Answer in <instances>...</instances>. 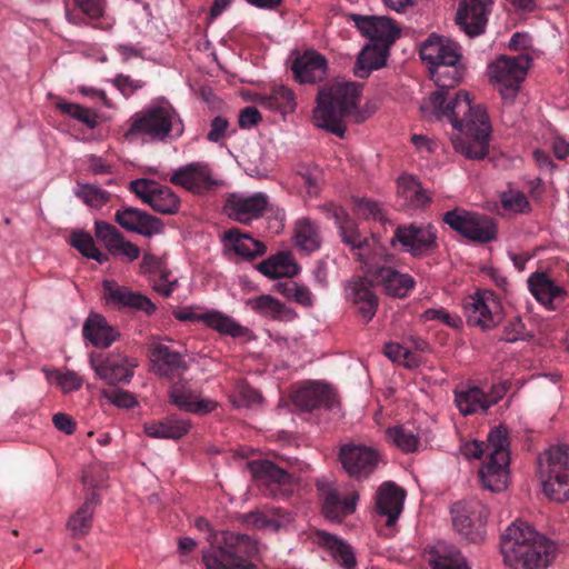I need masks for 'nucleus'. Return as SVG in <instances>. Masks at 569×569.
Returning <instances> with one entry per match:
<instances>
[{
  "label": "nucleus",
  "mask_w": 569,
  "mask_h": 569,
  "mask_svg": "<svg viewBox=\"0 0 569 569\" xmlns=\"http://www.w3.org/2000/svg\"><path fill=\"white\" fill-rule=\"evenodd\" d=\"M431 108L445 114L455 130L463 136L452 134L451 143L455 151L469 160H483L489 153V140L491 134V124L487 109L482 104H472L463 94L446 112L439 109L441 104L440 96L431 101Z\"/></svg>",
  "instance_id": "nucleus-1"
},
{
  "label": "nucleus",
  "mask_w": 569,
  "mask_h": 569,
  "mask_svg": "<svg viewBox=\"0 0 569 569\" xmlns=\"http://www.w3.org/2000/svg\"><path fill=\"white\" fill-rule=\"evenodd\" d=\"M362 86L356 82H335L322 86L316 97L312 120L316 127L343 138L350 119L363 122L372 113L368 106L360 109L358 103Z\"/></svg>",
  "instance_id": "nucleus-2"
},
{
  "label": "nucleus",
  "mask_w": 569,
  "mask_h": 569,
  "mask_svg": "<svg viewBox=\"0 0 569 569\" xmlns=\"http://www.w3.org/2000/svg\"><path fill=\"white\" fill-rule=\"evenodd\" d=\"M500 549L505 563L512 569H546L558 551L553 541L521 520L506 528Z\"/></svg>",
  "instance_id": "nucleus-3"
},
{
  "label": "nucleus",
  "mask_w": 569,
  "mask_h": 569,
  "mask_svg": "<svg viewBox=\"0 0 569 569\" xmlns=\"http://www.w3.org/2000/svg\"><path fill=\"white\" fill-rule=\"evenodd\" d=\"M209 548L202 550L206 569H253L252 559L259 553V543L247 533L220 530L207 537Z\"/></svg>",
  "instance_id": "nucleus-4"
},
{
  "label": "nucleus",
  "mask_w": 569,
  "mask_h": 569,
  "mask_svg": "<svg viewBox=\"0 0 569 569\" xmlns=\"http://www.w3.org/2000/svg\"><path fill=\"white\" fill-rule=\"evenodd\" d=\"M509 438L508 430L502 426L495 427L487 438V456L478 477L483 489L501 492L509 483Z\"/></svg>",
  "instance_id": "nucleus-5"
},
{
  "label": "nucleus",
  "mask_w": 569,
  "mask_h": 569,
  "mask_svg": "<svg viewBox=\"0 0 569 569\" xmlns=\"http://www.w3.org/2000/svg\"><path fill=\"white\" fill-rule=\"evenodd\" d=\"M542 490L557 502L569 499V446L549 447L538 460Z\"/></svg>",
  "instance_id": "nucleus-6"
},
{
  "label": "nucleus",
  "mask_w": 569,
  "mask_h": 569,
  "mask_svg": "<svg viewBox=\"0 0 569 569\" xmlns=\"http://www.w3.org/2000/svg\"><path fill=\"white\" fill-rule=\"evenodd\" d=\"M429 74L438 87V90L426 98L420 106V111L425 118H435L438 120L445 119V114H440V111L438 112V110H433L430 107L432 104L431 101H433V98L437 96H440L441 104L439 106V109L443 112L451 107L452 102H456L463 94L467 96L468 100H471L469 92L463 90L457 92L453 98L449 97L448 90L455 88L462 81L465 67L461 61L440 63V66L431 68L429 70Z\"/></svg>",
  "instance_id": "nucleus-7"
},
{
  "label": "nucleus",
  "mask_w": 569,
  "mask_h": 569,
  "mask_svg": "<svg viewBox=\"0 0 569 569\" xmlns=\"http://www.w3.org/2000/svg\"><path fill=\"white\" fill-rule=\"evenodd\" d=\"M530 63L531 57L520 53L515 57L500 56L489 66L490 78L506 103L511 104L515 101Z\"/></svg>",
  "instance_id": "nucleus-8"
},
{
  "label": "nucleus",
  "mask_w": 569,
  "mask_h": 569,
  "mask_svg": "<svg viewBox=\"0 0 569 569\" xmlns=\"http://www.w3.org/2000/svg\"><path fill=\"white\" fill-rule=\"evenodd\" d=\"M442 221L472 242L488 243L497 238V224L487 214L455 208L443 213Z\"/></svg>",
  "instance_id": "nucleus-9"
},
{
  "label": "nucleus",
  "mask_w": 569,
  "mask_h": 569,
  "mask_svg": "<svg viewBox=\"0 0 569 569\" xmlns=\"http://www.w3.org/2000/svg\"><path fill=\"white\" fill-rule=\"evenodd\" d=\"M176 117L177 112L170 104L151 106L134 114L124 137L146 136L151 141H164L173 129Z\"/></svg>",
  "instance_id": "nucleus-10"
},
{
  "label": "nucleus",
  "mask_w": 569,
  "mask_h": 569,
  "mask_svg": "<svg viewBox=\"0 0 569 569\" xmlns=\"http://www.w3.org/2000/svg\"><path fill=\"white\" fill-rule=\"evenodd\" d=\"M456 531L468 542L480 543L486 539L488 508L479 500H461L450 507Z\"/></svg>",
  "instance_id": "nucleus-11"
},
{
  "label": "nucleus",
  "mask_w": 569,
  "mask_h": 569,
  "mask_svg": "<svg viewBox=\"0 0 569 569\" xmlns=\"http://www.w3.org/2000/svg\"><path fill=\"white\" fill-rule=\"evenodd\" d=\"M437 229L433 224H401L393 232L391 244L399 242L415 258H422L438 248Z\"/></svg>",
  "instance_id": "nucleus-12"
},
{
  "label": "nucleus",
  "mask_w": 569,
  "mask_h": 569,
  "mask_svg": "<svg viewBox=\"0 0 569 569\" xmlns=\"http://www.w3.org/2000/svg\"><path fill=\"white\" fill-rule=\"evenodd\" d=\"M379 452L363 445L346 443L338 452V460L349 477L357 480L368 478L378 467Z\"/></svg>",
  "instance_id": "nucleus-13"
},
{
  "label": "nucleus",
  "mask_w": 569,
  "mask_h": 569,
  "mask_svg": "<svg viewBox=\"0 0 569 569\" xmlns=\"http://www.w3.org/2000/svg\"><path fill=\"white\" fill-rule=\"evenodd\" d=\"M358 260L365 263L367 272L381 283L385 292L390 297L405 298L416 284L410 274L401 273L390 267L377 266L365 253H358Z\"/></svg>",
  "instance_id": "nucleus-14"
},
{
  "label": "nucleus",
  "mask_w": 569,
  "mask_h": 569,
  "mask_svg": "<svg viewBox=\"0 0 569 569\" xmlns=\"http://www.w3.org/2000/svg\"><path fill=\"white\" fill-rule=\"evenodd\" d=\"M493 0H460L456 12L457 26L469 37L482 34Z\"/></svg>",
  "instance_id": "nucleus-15"
},
{
  "label": "nucleus",
  "mask_w": 569,
  "mask_h": 569,
  "mask_svg": "<svg viewBox=\"0 0 569 569\" xmlns=\"http://www.w3.org/2000/svg\"><path fill=\"white\" fill-rule=\"evenodd\" d=\"M463 308L467 322L470 326L481 327L487 330L496 327L500 320L498 315L499 306L492 298L491 291H478L469 296Z\"/></svg>",
  "instance_id": "nucleus-16"
},
{
  "label": "nucleus",
  "mask_w": 569,
  "mask_h": 569,
  "mask_svg": "<svg viewBox=\"0 0 569 569\" xmlns=\"http://www.w3.org/2000/svg\"><path fill=\"white\" fill-rule=\"evenodd\" d=\"M419 54L427 63L428 70L440 63L459 62L462 58L459 43L435 32L420 44Z\"/></svg>",
  "instance_id": "nucleus-17"
},
{
  "label": "nucleus",
  "mask_w": 569,
  "mask_h": 569,
  "mask_svg": "<svg viewBox=\"0 0 569 569\" xmlns=\"http://www.w3.org/2000/svg\"><path fill=\"white\" fill-rule=\"evenodd\" d=\"M359 31L370 39V43L391 44L400 37V29L388 17L350 14Z\"/></svg>",
  "instance_id": "nucleus-18"
},
{
  "label": "nucleus",
  "mask_w": 569,
  "mask_h": 569,
  "mask_svg": "<svg viewBox=\"0 0 569 569\" xmlns=\"http://www.w3.org/2000/svg\"><path fill=\"white\" fill-rule=\"evenodd\" d=\"M114 221L124 230L147 238L162 233L164 228L161 219L134 207L117 210Z\"/></svg>",
  "instance_id": "nucleus-19"
},
{
  "label": "nucleus",
  "mask_w": 569,
  "mask_h": 569,
  "mask_svg": "<svg viewBox=\"0 0 569 569\" xmlns=\"http://www.w3.org/2000/svg\"><path fill=\"white\" fill-rule=\"evenodd\" d=\"M268 204V197L261 192L248 197L232 193L227 199L224 209L231 219L240 223H249L260 218L267 210Z\"/></svg>",
  "instance_id": "nucleus-20"
},
{
  "label": "nucleus",
  "mask_w": 569,
  "mask_h": 569,
  "mask_svg": "<svg viewBox=\"0 0 569 569\" xmlns=\"http://www.w3.org/2000/svg\"><path fill=\"white\" fill-rule=\"evenodd\" d=\"M169 181L193 193H202L217 183L207 164L192 162L173 171Z\"/></svg>",
  "instance_id": "nucleus-21"
},
{
  "label": "nucleus",
  "mask_w": 569,
  "mask_h": 569,
  "mask_svg": "<svg viewBox=\"0 0 569 569\" xmlns=\"http://www.w3.org/2000/svg\"><path fill=\"white\" fill-rule=\"evenodd\" d=\"M347 297L352 303L359 305L358 312L365 320L369 322L375 317L379 298L373 291V282L367 277H353L347 283Z\"/></svg>",
  "instance_id": "nucleus-22"
},
{
  "label": "nucleus",
  "mask_w": 569,
  "mask_h": 569,
  "mask_svg": "<svg viewBox=\"0 0 569 569\" xmlns=\"http://www.w3.org/2000/svg\"><path fill=\"white\" fill-rule=\"evenodd\" d=\"M102 287L106 291V299L120 308H129L141 311L147 316L156 312V305L144 295L132 291L128 287L118 286L112 280H103Z\"/></svg>",
  "instance_id": "nucleus-23"
},
{
  "label": "nucleus",
  "mask_w": 569,
  "mask_h": 569,
  "mask_svg": "<svg viewBox=\"0 0 569 569\" xmlns=\"http://www.w3.org/2000/svg\"><path fill=\"white\" fill-rule=\"evenodd\" d=\"M327 59L317 51L309 50L298 56L291 66L295 79L300 83L315 84L327 76Z\"/></svg>",
  "instance_id": "nucleus-24"
},
{
  "label": "nucleus",
  "mask_w": 569,
  "mask_h": 569,
  "mask_svg": "<svg viewBox=\"0 0 569 569\" xmlns=\"http://www.w3.org/2000/svg\"><path fill=\"white\" fill-rule=\"evenodd\" d=\"M291 400L300 410L312 411L321 407L331 408L336 401V395L328 385L313 382L296 390Z\"/></svg>",
  "instance_id": "nucleus-25"
},
{
  "label": "nucleus",
  "mask_w": 569,
  "mask_h": 569,
  "mask_svg": "<svg viewBox=\"0 0 569 569\" xmlns=\"http://www.w3.org/2000/svg\"><path fill=\"white\" fill-rule=\"evenodd\" d=\"M322 499V512L330 520H342L346 516L356 511L358 492H352L345 499H341L338 490L331 485H322L318 487Z\"/></svg>",
  "instance_id": "nucleus-26"
},
{
  "label": "nucleus",
  "mask_w": 569,
  "mask_h": 569,
  "mask_svg": "<svg viewBox=\"0 0 569 569\" xmlns=\"http://www.w3.org/2000/svg\"><path fill=\"white\" fill-rule=\"evenodd\" d=\"M99 505L100 496L96 491L86 495L82 505L67 520L66 528L71 538L81 539L89 535L93 525V516Z\"/></svg>",
  "instance_id": "nucleus-27"
},
{
  "label": "nucleus",
  "mask_w": 569,
  "mask_h": 569,
  "mask_svg": "<svg viewBox=\"0 0 569 569\" xmlns=\"http://www.w3.org/2000/svg\"><path fill=\"white\" fill-rule=\"evenodd\" d=\"M528 286L535 298L550 310L559 309L567 298L565 288L557 286L543 272L533 273Z\"/></svg>",
  "instance_id": "nucleus-28"
},
{
  "label": "nucleus",
  "mask_w": 569,
  "mask_h": 569,
  "mask_svg": "<svg viewBox=\"0 0 569 569\" xmlns=\"http://www.w3.org/2000/svg\"><path fill=\"white\" fill-rule=\"evenodd\" d=\"M406 491L393 482L383 483L377 492V510L387 517L386 525L393 526L403 508Z\"/></svg>",
  "instance_id": "nucleus-29"
},
{
  "label": "nucleus",
  "mask_w": 569,
  "mask_h": 569,
  "mask_svg": "<svg viewBox=\"0 0 569 569\" xmlns=\"http://www.w3.org/2000/svg\"><path fill=\"white\" fill-rule=\"evenodd\" d=\"M222 241L228 250L246 260H252L266 253L267 247L263 242L253 239L249 233L241 232L237 228L227 230Z\"/></svg>",
  "instance_id": "nucleus-30"
},
{
  "label": "nucleus",
  "mask_w": 569,
  "mask_h": 569,
  "mask_svg": "<svg viewBox=\"0 0 569 569\" xmlns=\"http://www.w3.org/2000/svg\"><path fill=\"white\" fill-rule=\"evenodd\" d=\"M248 469L260 486L272 488L292 482V476L270 460L250 461L248 462Z\"/></svg>",
  "instance_id": "nucleus-31"
},
{
  "label": "nucleus",
  "mask_w": 569,
  "mask_h": 569,
  "mask_svg": "<svg viewBox=\"0 0 569 569\" xmlns=\"http://www.w3.org/2000/svg\"><path fill=\"white\" fill-rule=\"evenodd\" d=\"M333 220L338 224L342 242L351 248V250H359V253H365L368 259H371L366 250L370 247V240L362 236L358 229L357 223L349 217L345 209H335Z\"/></svg>",
  "instance_id": "nucleus-32"
},
{
  "label": "nucleus",
  "mask_w": 569,
  "mask_h": 569,
  "mask_svg": "<svg viewBox=\"0 0 569 569\" xmlns=\"http://www.w3.org/2000/svg\"><path fill=\"white\" fill-rule=\"evenodd\" d=\"M257 269L270 279L293 278L300 272V267L291 252L281 251L257 264Z\"/></svg>",
  "instance_id": "nucleus-33"
},
{
  "label": "nucleus",
  "mask_w": 569,
  "mask_h": 569,
  "mask_svg": "<svg viewBox=\"0 0 569 569\" xmlns=\"http://www.w3.org/2000/svg\"><path fill=\"white\" fill-rule=\"evenodd\" d=\"M82 335L97 348H108L119 337L116 329L108 325L106 318L98 313H91L88 317L82 328Z\"/></svg>",
  "instance_id": "nucleus-34"
},
{
  "label": "nucleus",
  "mask_w": 569,
  "mask_h": 569,
  "mask_svg": "<svg viewBox=\"0 0 569 569\" xmlns=\"http://www.w3.org/2000/svg\"><path fill=\"white\" fill-rule=\"evenodd\" d=\"M389 49L390 47L387 44L368 43L357 58L355 76L366 79L372 70L382 68L386 64Z\"/></svg>",
  "instance_id": "nucleus-35"
},
{
  "label": "nucleus",
  "mask_w": 569,
  "mask_h": 569,
  "mask_svg": "<svg viewBox=\"0 0 569 569\" xmlns=\"http://www.w3.org/2000/svg\"><path fill=\"white\" fill-rule=\"evenodd\" d=\"M151 360L157 373L163 377H169L176 371H183L188 367L179 352L162 343L152 346Z\"/></svg>",
  "instance_id": "nucleus-36"
},
{
  "label": "nucleus",
  "mask_w": 569,
  "mask_h": 569,
  "mask_svg": "<svg viewBox=\"0 0 569 569\" xmlns=\"http://www.w3.org/2000/svg\"><path fill=\"white\" fill-rule=\"evenodd\" d=\"M191 428L189 420L168 417L159 421L146 422L143 430L147 436L158 439L178 440L186 436Z\"/></svg>",
  "instance_id": "nucleus-37"
},
{
  "label": "nucleus",
  "mask_w": 569,
  "mask_h": 569,
  "mask_svg": "<svg viewBox=\"0 0 569 569\" xmlns=\"http://www.w3.org/2000/svg\"><path fill=\"white\" fill-rule=\"evenodd\" d=\"M319 543L328 549L336 562L345 569H355L357 566L356 556L350 545L335 535L322 530L316 532Z\"/></svg>",
  "instance_id": "nucleus-38"
},
{
  "label": "nucleus",
  "mask_w": 569,
  "mask_h": 569,
  "mask_svg": "<svg viewBox=\"0 0 569 569\" xmlns=\"http://www.w3.org/2000/svg\"><path fill=\"white\" fill-rule=\"evenodd\" d=\"M246 303L254 312L272 320H289L297 316L292 309L270 295L250 298Z\"/></svg>",
  "instance_id": "nucleus-39"
},
{
  "label": "nucleus",
  "mask_w": 569,
  "mask_h": 569,
  "mask_svg": "<svg viewBox=\"0 0 569 569\" xmlns=\"http://www.w3.org/2000/svg\"><path fill=\"white\" fill-rule=\"evenodd\" d=\"M398 194L405 199V203L411 208H423L431 202L428 190L412 176H402L398 182Z\"/></svg>",
  "instance_id": "nucleus-40"
},
{
  "label": "nucleus",
  "mask_w": 569,
  "mask_h": 569,
  "mask_svg": "<svg viewBox=\"0 0 569 569\" xmlns=\"http://www.w3.org/2000/svg\"><path fill=\"white\" fill-rule=\"evenodd\" d=\"M256 102L280 113L292 112L296 109L295 93L284 86L273 87L269 94H259Z\"/></svg>",
  "instance_id": "nucleus-41"
},
{
  "label": "nucleus",
  "mask_w": 569,
  "mask_h": 569,
  "mask_svg": "<svg viewBox=\"0 0 569 569\" xmlns=\"http://www.w3.org/2000/svg\"><path fill=\"white\" fill-rule=\"evenodd\" d=\"M295 242L306 252L318 250L322 242L319 226L309 218L299 219L295 226Z\"/></svg>",
  "instance_id": "nucleus-42"
},
{
  "label": "nucleus",
  "mask_w": 569,
  "mask_h": 569,
  "mask_svg": "<svg viewBox=\"0 0 569 569\" xmlns=\"http://www.w3.org/2000/svg\"><path fill=\"white\" fill-rule=\"evenodd\" d=\"M201 321L209 328L218 331L221 335H227L233 338L242 337L248 332L246 327H242L231 317L223 315L220 311H211L202 313Z\"/></svg>",
  "instance_id": "nucleus-43"
},
{
  "label": "nucleus",
  "mask_w": 569,
  "mask_h": 569,
  "mask_svg": "<svg viewBox=\"0 0 569 569\" xmlns=\"http://www.w3.org/2000/svg\"><path fill=\"white\" fill-rule=\"evenodd\" d=\"M455 393L457 407L465 416L478 411L486 412L489 409L488 402L486 401V392L478 387H471L467 390H457Z\"/></svg>",
  "instance_id": "nucleus-44"
},
{
  "label": "nucleus",
  "mask_w": 569,
  "mask_h": 569,
  "mask_svg": "<svg viewBox=\"0 0 569 569\" xmlns=\"http://www.w3.org/2000/svg\"><path fill=\"white\" fill-rule=\"evenodd\" d=\"M90 363L97 375L107 381V383L113 386L119 382H129L131 377L133 376L132 370L122 363H116L108 360L101 361L97 363L92 358L90 359Z\"/></svg>",
  "instance_id": "nucleus-45"
},
{
  "label": "nucleus",
  "mask_w": 569,
  "mask_h": 569,
  "mask_svg": "<svg viewBox=\"0 0 569 569\" xmlns=\"http://www.w3.org/2000/svg\"><path fill=\"white\" fill-rule=\"evenodd\" d=\"M180 198L167 186H160L151 198L150 207L161 214H176L180 209Z\"/></svg>",
  "instance_id": "nucleus-46"
},
{
  "label": "nucleus",
  "mask_w": 569,
  "mask_h": 569,
  "mask_svg": "<svg viewBox=\"0 0 569 569\" xmlns=\"http://www.w3.org/2000/svg\"><path fill=\"white\" fill-rule=\"evenodd\" d=\"M386 436L389 441L405 453L415 452L420 445L419 436L403 426L388 428Z\"/></svg>",
  "instance_id": "nucleus-47"
},
{
  "label": "nucleus",
  "mask_w": 569,
  "mask_h": 569,
  "mask_svg": "<svg viewBox=\"0 0 569 569\" xmlns=\"http://www.w3.org/2000/svg\"><path fill=\"white\" fill-rule=\"evenodd\" d=\"M276 290L284 298L292 300L303 307H311L313 299L309 288L296 281H280L276 283Z\"/></svg>",
  "instance_id": "nucleus-48"
},
{
  "label": "nucleus",
  "mask_w": 569,
  "mask_h": 569,
  "mask_svg": "<svg viewBox=\"0 0 569 569\" xmlns=\"http://www.w3.org/2000/svg\"><path fill=\"white\" fill-rule=\"evenodd\" d=\"M71 246L74 247L83 257L93 259L99 263H104L109 260V256L97 248L93 238L88 232H73Z\"/></svg>",
  "instance_id": "nucleus-49"
},
{
  "label": "nucleus",
  "mask_w": 569,
  "mask_h": 569,
  "mask_svg": "<svg viewBox=\"0 0 569 569\" xmlns=\"http://www.w3.org/2000/svg\"><path fill=\"white\" fill-rule=\"evenodd\" d=\"M78 186L79 189L76 190V196L93 209H101L111 199V194L108 191L96 184L78 182Z\"/></svg>",
  "instance_id": "nucleus-50"
},
{
  "label": "nucleus",
  "mask_w": 569,
  "mask_h": 569,
  "mask_svg": "<svg viewBox=\"0 0 569 569\" xmlns=\"http://www.w3.org/2000/svg\"><path fill=\"white\" fill-rule=\"evenodd\" d=\"M230 401L236 408L251 407L262 402V396L244 380L237 381Z\"/></svg>",
  "instance_id": "nucleus-51"
},
{
  "label": "nucleus",
  "mask_w": 569,
  "mask_h": 569,
  "mask_svg": "<svg viewBox=\"0 0 569 569\" xmlns=\"http://www.w3.org/2000/svg\"><path fill=\"white\" fill-rule=\"evenodd\" d=\"M94 236L111 254H114V249L124 237L114 226L102 220L94 222Z\"/></svg>",
  "instance_id": "nucleus-52"
},
{
  "label": "nucleus",
  "mask_w": 569,
  "mask_h": 569,
  "mask_svg": "<svg viewBox=\"0 0 569 569\" xmlns=\"http://www.w3.org/2000/svg\"><path fill=\"white\" fill-rule=\"evenodd\" d=\"M431 566L432 569H470L461 552L453 547L438 553Z\"/></svg>",
  "instance_id": "nucleus-53"
},
{
  "label": "nucleus",
  "mask_w": 569,
  "mask_h": 569,
  "mask_svg": "<svg viewBox=\"0 0 569 569\" xmlns=\"http://www.w3.org/2000/svg\"><path fill=\"white\" fill-rule=\"evenodd\" d=\"M57 108L61 112L84 123L90 129H93L98 126L97 113L89 108L71 102H59L57 103Z\"/></svg>",
  "instance_id": "nucleus-54"
},
{
  "label": "nucleus",
  "mask_w": 569,
  "mask_h": 569,
  "mask_svg": "<svg viewBox=\"0 0 569 569\" xmlns=\"http://www.w3.org/2000/svg\"><path fill=\"white\" fill-rule=\"evenodd\" d=\"M44 371L48 380L54 381L66 393L80 389L83 383L82 378L74 371H67L64 373L59 370Z\"/></svg>",
  "instance_id": "nucleus-55"
},
{
  "label": "nucleus",
  "mask_w": 569,
  "mask_h": 569,
  "mask_svg": "<svg viewBox=\"0 0 569 569\" xmlns=\"http://www.w3.org/2000/svg\"><path fill=\"white\" fill-rule=\"evenodd\" d=\"M299 183L309 196H318L320 192V171L318 168L300 167L297 172Z\"/></svg>",
  "instance_id": "nucleus-56"
},
{
  "label": "nucleus",
  "mask_w": 569,
  "mask_h": 569,
  "mask_svg": "<svg viewBox=\"0 0 569 569\" xmlns=\"http://www.w3.org/2000/svg\"><path fill=\"white\" fill-rule=\"evenodd\" d=\"M533 336L526 330V326L521 319L515 317L503 327V335L500 339L507 342H516L518 340H529Z\"/></svg>",
  "instance_id": "nucleus-57"
},
{
  "label": "nucleus",
  "mask_w": 569,
  "mask_h": 569,
  "mask_svg": "<svg viewBox=\"0 0 569 569\" xmlns=\"http://www.w3.org/2000/svg\"><path fill=\"white\" fill-rule=\"evenodd\" d=\"M158 187L159 183L151 179H136L129 183V190L147 204H150Z\"/></svg>",
  "instance_id": "nucleus-58"
},
{
  "label": "nucleus",
  "mask_w": 569,
  "mask_h": 569,
  "mask_svg": "<svg viewBox=\"0 0 569 569\" xmlns=\"http://www.w3.org/2000/svg\"><path fill=\"white\" fill-rule=\"evenodd\" d=\"M102 396L112 405L119 408L130 409L137 406V400L132 393L121 389H107L102 391Z\"/></svg>",
  "instance_id": "nucleus-59"
},
{
  "label": "nucleus",
  "mask_w": 569,
  "mask_h": 569,
  "mask_svg": "<svg viewBox=\"0 0 569 569\" xmlns=\"http://www.w3.org/2000/svg\"><path fill=\"white\" fill-rule=\"evenodd\" d=\"M385 355L392 361H399L400 359H405V365L408 368H412L418 365V361L413 358L412 353L399 343H386Z\"/></svg>",
  "instance_id": "nucleus-60"
},
{
  "label": "nucleus",
  "mask_w": 569,
  "mask_h": 569,
  "mask_svg": "<svg viewBox=\"0 0 569 569\" xmlns=\"http://www.w3.org/2000/svg\"><path fill=\"white\" fill-rule=\"evenodd\" d=\"M164 262V258L157 257L150 252H144L139 266V272L143 276H153L158 273Z\"/></svg>",
  "instance_id": "nucleus-61"
},
{
  "label": "nucleus",
  "mask_w": 569,
  "mask_h": 569,
  "mask_svg": "<svg viewBox=\"0 0 569 569\" xmlns=\"http://www.w3.org/2000/svg\"><path fill=\"white\" fill-rule=\"evenodd\" d=\"M74 4L91 19H99L104 13V0H74Z\"/></svg>",
  "instance_id": "nucleus-62"
},
{
  "label": "nucleus",
  "mask_w": 569,
  "mask_h": 569,
  "mask_svg": "<svg viewBox=\"0 0 569 569\" xmlns=\"http://www.w3.org/2000/svg\"><path fill=\"white\" fill-rule=\"evenodd\" d=\"M271 511L273 517H267V528H270L273 532L287 528L293 521L290 512L282 511L281 509H272Z\"/></svg>",
  "instance_id": "nucleus-63"
},
{
  "label": "nucleus",
  "mask_w": 569,
  "mask_h": 569,
  "mask_svg": "<svg viewBox=\"0 0 569 569\" xmlns=\"http://www.w3.org/2000/svg\"><path fill=\"white\" fill-rule=\"evenodd\" d=\"M169 397L171 403L177 406L179 409L184 410L188 412V408L191 406V402H193V397L190 392H186L181 387L179 386H172L169 390Z\"/></svg>",
  "instance_id": "nucleus-64"
}]
</instances>
